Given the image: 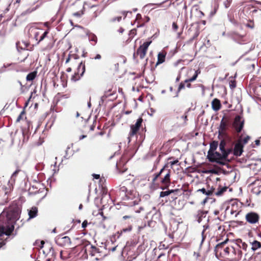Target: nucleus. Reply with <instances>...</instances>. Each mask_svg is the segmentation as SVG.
Segmentation results:
<instances>
[{"label":"nucleus","instance_id":"nucleus-1","mask_svg":"<svg viewBox=\"0 0 261 261\" xmlns=\"http://www.w3.org/2000/svg\"><path fill=\"white\" fill-rule=\"evenodd\" d=\"M228 239L219 243L215 248V255L218 258H223L227 261H239L242 256V251L234 243L227 244Z\"/></svg>","mask_w":261,"mask_h":261},{"label":"nucleus","instance_id":"nucleus-2","mask_svg":"<svg viewBox=\"0 0 261 261\" xmlns=\"http://www.w3.org/2000/svg\"><path fill=\"white\" fill-rule=\"evenodd\" d=\"M21 213V209L17 204L11 205L6 213V224H0V240H2V237L5 234L10 236L14 229V225L16 221L19 219Z\"/></svg>","mask_w":261,"mask_h":261},{"label":"nucleus","instance_id":"nucleus-3","mask_svg":"<svg viewBox=\"0 0 261 261\" xmlns=\"http://www.w3.org/2000/svg\"><path fill=\"white\" fill-rule=\"evenodd\" d=\"M126 200H131L133 201L129 203L130 206L127 207V214L123 216L122 218V220L123 221H125L127 219H132L133 218V215L135 213H139L141 211L144 210L143 207L142 206H139V207H137L136 206V205H138L141 201L139 194L136 190L133 189L129 190L126 187Z\"/></svg>","mask_w":261,"mask_h":261},{"label":"nucleus","instance_id":"nucleus-4","mask_svg":"<svg viewBox=\"0 0 261 261\" xmlns=\"http://www.w3.org/2000/svg\"><path fill=\"white\" fill-rule=\"evenodd\" d=\"M171 169L166 165L158 173L155 174L152 182L162 190L167 189L171 183Z\"/></svg>","mask_w":261,"mask_h":261},{"label":"nucleus","instance_id":"nucleus-5","mask_svg":"<svg viewBox=\"0 0 261 261\" xmlns=\"http://www.w3.org/2000/svg\"><path fill=\"white\" fill-rule=\"evenodd\" d=\"M83 250L87 256L89 255L92 258L93 261H102L105 256V254L99 248L95 247L89 242L84 245Z\"/></svg>","mask_w":261,"mask_h":261},{"label":"nucleus","instance_id":"nucleus-6","mask_svg":"<svg viewBox=\"0 0 261 261\" xmlns=\"http://www.w3.org/2000/svg\"><path fill=\"white\" fill-rule=\"evenodd\" d=\"M151 41L144 42L142 45L137 48L136 51L134 53L133 58L137 62L139 59H144L146 56L147 51L148 47L151 43Z\"/></svg>","mask_w":261,"mask_h":261},{"label":"nucleus","instance_id":"nucleus-7","mask_svg":"<svg viewBox=\"0 0 261 261\" xmlns=\"http://www.w3.org/2000/svg\"><path fill=\"white\" fill-rule=\"evenodd\" d=\"M71 10L74 17L80 18L84 14V5L80 0H76L73 3Z\"/></svg>","mask_w":261,"mask_h":261},{"label":"nucleus","instance_id":"nucleus-8","mask_svg":"<svg viewBox=\"0 0 261 261\" xmlns=\"http://www.w3.org/2000/svg\"><path fill=\"white\" fill-rule=\"evenodd\" d=\"M41 4L38 0H30L29 2L28 8L23 11L21 15L25 16L31 14L40 7Z\"/></svg>","mask_w":261,"mask_h":261},{"label":"nucleus","instance_id":"nucleus-9","mask_svg":"<svg viewBox=\"0 0 261 261\" xmlns=\"http://www.w3.org/2000/svg\"><path fill=\"white\" fill-rule=\"evenodd\" d=\"M194 73L192 77H189L188 79L185 80L186 83V87L188 88H191L192 86L191 84V82H194L197 78L198 75L201 73V71L200 69H198L197 70H195L192 68H190L188 69L187 71V75L189 77V74H191L192 73Z\"/></svg>","mask_w":261,"mask_h":261},{"label":"nucleus","instance_id":"nucleus-10","mask_svg":"<svg viewBox=\"0 0 261 261\" xmlns=\"http://www.w3.org/2000/svg\"><path fill=\"white\" fill-rule=\"evenodd\" d=\"M207 159L211 162H216L220 165H225V162L222 161L221 154L217 151L209 153L207 154Z\"/></svg>","mask_w":261,"mask_h":261},{"label":"nucleus","instance_id":"nucleus-11","mask_svg":"<svg viewBox=\"0 0 261 261\" xmlns=\"http://www.w3.org/2000/svg\"><path fill=\"white\" fill-rule=\"evenodd\" d=\"M143 120L142 117H140L137 119L136 122L135 124H132L130 125V130L129 133V137H133L135 135H137L139 129L142 126Z\"/></svg>","mask_w":261,"mask_h":261},{"label":"nucleus","instance_id":"nucleus-12","mask_svg":"<svg viewBox=\"0 0 261 261\" xmlns=\"http://www.w3.org/2000/svg\"><path fill=\"white\" fill-rule=\"evenodd\" d=\"M245 219L246 221L249 223L254 224L258 222L259 216L257 213L251 212L246 215Z\"/></svg>","mask_w":261,"mask_h":261},{"label":"nucleus","instance_id":"nucleus-13","mask_svg":"<svg viewBox=\"0 0 261 261\" xmlns=\"http://www.w3.org/2000/svg\"><path fill=\"white\" fill-rule=\"evenodd\" d=\"M56 244L62 247H68L71 244L70 239L68 236H58L56 239Z\"/></svg>","mask_w":261,"mask_h":261},{"label":"nucleus","instance_id":"nucleus-14","mask_svg":"<svg viewBox=\"0 0 261 261\" xmlns=\"http://www.w3.org/2000/svg\"><path fill=\"white\" fill-rule=\"evenodd\" d=\"M127 162V159L124 156H122L120 160L117 162L116 164V168L118 172L120 173H123L127 170L126 166V163Z\"/></svg>","mask_w":261,"mask_h":261},{"label":"nucleus","instance_id":"nucleus-15","mask_svg":"<svg viewBox=\"0 0 261 261\" xmlns=\"http://www.w3.org/2000/svg\"><path fill=\"white\" fill-rule=\"evenodd\" d=\"M228 125V120L227 118L223 117L220 122L218 129L219 135H225L226 134V132L227 129Z\"/></svg>","mask_w":261,"mask_h":261},{"label":"nucleus","instance_id":"nucleus-16","mask_svg":"<svg viewBox=\"0 0 261 261\" xmlns=\"http://www.w3.org/2000/svg\"><path fill=\"white\" fill-rule=\"evenodd\" d=\"M233 126L238 133L242 131L244 127V121H241V117L240 116L238 115L235 117L233 123Z\"/></svg>","mask_w":261,"mask_h":261},{"label":"nucleus","instance_id":"nucleus-17","mask_svg":"<svg viewBox=\"0 0 261 261\" xmlns=\"http://www.w3.org/2000/svg\"><path fill=\"white\" fill-rule=\"evenodd\" d=\"M243 148L244 146L242 143V140L241 139H239L237 143L235 144L233 150V153L234 155L237 156H241L243 152Z\"/></svg>","mask_w":261,"mask_h":261},{"label":"nucleus","instance_id":"nucleus-18","mask_svg":"<svg viewBox=\"0 0 261 261\" xmlns=\"http://www.w3.org/2000/svg\"><path fill=\"white\" fill-rule=\"evenodd\" d=\"M150 20V18L147 16H144L142 17L140 14H137L136 18V21L137 22V27H143L145 24Z\"/></svg>","mask_w":261,"mask_h":261},{"label":"nucleus","instance_id":"nucleus-19","mask_svg":"<svg viewBox=\"0 0 261 261\" xmlns=\"http://www.w3.org/2000/svg\"><path fill=\"white\" fill-rule=\"evenodd\" d=\"M226 210H230V213L231 215L235 214L237 217L239 215L240 211L238 206V203L236 201H232L230 206H227Z\"/></svg>","mask_w":261,"mask_h":261},{"label":"nucleus","instance_id":"nucleus-20","mask_svg":"<svg viewBox=\"0 0 261 261\" xmlns=\"http://www.w3.org/2000/svg\"><path fill=\"white\" fill-rule=\"evenodd\" d=\"M181 194V191L179 189L171 190V193L168 197V199L170 201H174Z\"/></svg>","mask_w":261,"mask_h":261},{"label":"nucleus","instance_id":"nucleus-21","mask_svg":"<svg viewBox=\"0 0 261 261\" xmlns=\"http://www.w3.org/2000/svg\"><path fill=\"white\" fill-rule=\"evenodd\" d=\"M207 212L202 210H198L194 215V218L195 220L200 223L203 218L206 217Z\"/></svg>","mask_w":261,"mask_h":261},{"label":"nucleus","instance_id":"nucleus-22","mask_svg":"<svg viewBox=\"0 0 261 261\" xmlns=\"http://www.w3.org/2000/svg\"><path fill=\"white\" fill-rule=\"evenodd\" d=\"M167 52L165 50H162L158 55V60L155 64V66L162 64L165 61Z\"/></svg>","mask_w":261,"mask_h":261},{"label":"nucleus","instance_id":"nucleus-23","mask_svg":"<svg viewBox=\"0 0 261 261\" xmlns=\"http://www.w3.org/2000/svg\"><path fill=\"white\" fill-rule=\"evenodd\" d=\"M126 187L124 186H121L117 192V195L120 197V199L122 200H126Z\"/></svg>","mask_w":261,"mask_h":261},{"label":"nucleus","instance_id":"nucleus-24","mask_svg":"<svg viewBox=\"0 0 261 261\" xmlns=\"http://www.w3.org/2000/svg\"><path fill=\"white\" fill-rule=\"evenodd\" d=\"M220 100L217 98H214L212 102V108L215 111H219L221 108Z\"/></svg>","mask_w":261,"mask_h":261},{"label":"nucleus","instance_id":"nucleus-25","mask_svg":"<svg viewBox=\"0 0 261 261\" xmlns=\"http://www.w3.org/2000/svg\"><path fill=\"white\" fill-rule=\"evenodd\" d=\"M234 243H236L239 247V250H241V249L244 251L247 250L248 245L245 242H243L241 239H237L234 242Z\"/></svg>","mask_w":261,"mask_h":261},{"label":"nucleus","instance_id":"nucleus-26","mask_svg":"<svg viewBox=\"0 0 261 261\" xmlns=\"http://www.w3.org/2000/svg\"><path fill=\"white\" fill-rule=\"evenodd\" d=\"M85 71V65L82 62H81L77 68L76 73H78L80 75L83 76Z\"/></svg>","mask_w":261,"mask_h":261},{"label":"nucleus","instance_id":"nucleus-27","mask_svg":"<svg viewBox=\"0 0 261 261\" xmlns=\"http://www.w3.org/2000/svg\"><path fill=\"white\" fill-rule=\"evenodd\" d=\"M221 219L217 217L215 219H213L210 222V224L211 225L212 228L216 227L217 225H219L221 223Z\"/></svg>","mask_w":261,"mask_h":261},{"label":"nucleus","instance_id":"nucleus-28","mask_svg":"<svg viewBox=\"0 0 261 261\" xmlns=\"http://www.w3.org/2000/svg\"><path fill=\"white\" fill-rule=\"evenodd\" d=\"M218 145V142L216 141H213L210 143V148L208 151L207 154L209 153H212L215 151Z\"/></svg>","mask_w":261,"mask_h":261},{"label":"nucleus","instance_id":"nucleus-29","mask_svg":"<svg viewBox=\"0 0 261 261\" xmlns=\"http://www.w3.org/2000/svg\"><path fill=\"white\" fill-rule=\"evenodd\" d=\"M229 87L231 89H234L237 86V82L234 77L231 76L228 80Z\"/></svg>","mask_w":261,"mask_h":261},{"label":"nucleus","instance_id":"nucleus-30","mask_svg":"<svg viewBox=\"0 0 261 261\" xmlns=\"http://www.w3.org/2000/svg\"><path fill=\"white\" fill-rule=\"evenodd\" d=\"M37 208L36 207H33L29 212L30 218H33L35 217L37 215Z\"/></svg>","mask_w":261,"mask_h":261},{"label":"nucleus","instance_id":"nucleus-31","mask_svg":"<svg viewBox=\"0 0 261 261\" xmlns=\"http://www.w3.org/2000/svg\"><path fill=\"white\" fill-rule=\"evenodd\" d=\"M37 74V72L35 71L29 73L27 77L26 80L27 81H33L36 77Z\"/></svg>","mask_w":261,"mask_h":261},{"label":"nucleus","instance_id":"nucleus-32","mask_svg":"<svg viewBox=\"0 0 261 261\" xmlns=\"http://www.w3.org/2000/svg\"><path fill=\"white\" fill-rule=\"evenodd\" d=\"M251 249L253 251H255L261 247V243L257 241H254L252 243H251Z\"/></svg>","mask_w":261,"mask_h":261},{"label":"nucleus","instance_id":"nucleus-33","mask_svg":"<svg viewBox=\"0 0 261 261\" xmlns=\"http://www.w3.org/2000/svg\"><path fill=\"white\" fill-rule=\"evenodd\" d=\"M115 91H113V86H110L109 88L105 91L104 96L106 97L113 95Z\"/></svg>","mask_w":261,"mask_h":261},{"label":"nucleus","instance_id":"nucleus-34","mask_svg":"<svg viewBox=\"0 0 261 261\" xmlns=\"http://www.w3.org/2000/svg\"><path fill=\"white\" fill-rule=\"evenodd\" d=\"M57 96L58 98V101H59L63 98H65V99L69 98L70 97V93H67L66 94H63V93H58L57 94Z\"/></svg>","mask_w":261,"mask_h":261},{"label":"nucleus","instance_id":"nucleus-35","mask_svg":"<svg viewBox=\"0 0 261 261\" xmlns=\"http://www.w3.org/2000/svg\"><path fill=\"white\" fill-rule=\"evenodd\" d=\"M20 171H21V170L19 168H18V169H17L16 170V171L12 174V175L11 177V179H10V180L12 182H13L14 183L15 182L17 174Z\"/></svg>","mask_w":261,"mask_h":261},{"label":"nucleus","instance_id":"nucleus-36","mask_svg":"<svg viewBox=\"0 0 261 261\" xmlns=\"http://www.w3.org/2000/svg\"><path fill=\"white\" fill-rule=\"evenodd\" d=\"M227 189V187H219L217 189V191L216 192V195L217 196L221 195L224 192H225Z\"/></svg>","mask_w":261,"mask_h":261},{"label":"nucleus","instance_id":"nucleus-37","mask_svg":"<svg viewBox=\"0 0 261 261\" xmlns=\"http://www.w3.org/2000/svg\"><path fill=\"white\" fill-rule=\"evenodd\" d=\"M82 76V75H80L78 73L75 72L74 74L71 76V80L73 82H76L79 81Z\"/></svg>","mask_w":261,"mask_h":261},{"label":"nucleus","instance_id":"nucleus-38","mask_svg":"<svg viewBox=\"0 0 261 261\" xmlns=\"http://www.w3.org/2000/svg\"><path fill=\"white\" fill-rule=\"evenodd\" d=\"M48 33V30L45 31L43 33V34L40 36V39L38 40L37 43H39L40 42L42 41L45 38H46Z\"/></svg>","mask_w":261,"mask_h":261},{"label":"nucleus","instance_id":"nucleus-39","mask_svg":"<svg viewBox=\"0 0 261 261\" xmlns=\"http://www.w3.org/2000/svg\"><path fill=\"white\" fill-rule=\"evenodd\" d=\"M170 193H171V190H167L166 191H162L160 192V197H164L165 196L169 197Z\"/></svg>","mask_w":261,"mask_h":261},{"label":"nucleus","instance_id":"nucleus-40","mask_svg":"<svg viewBox=\"0 0 261 261\" xmlns=\"http://www.w3.org/2000/svg\"><path fill=\"white\" fill-rule=\"evenodd\" d=\"M100 214L102 217V220L101 223V224H102L103 227L105 228L106 226L105 225V222L107 220H109L110 219V218L104 216L103 212H101Z\"/></svg>","mask_w":261,"mask_h":261},{"label":"nucleus","instance_id":"nucleus-41","mask_svg":"<svg viewBox=\"0 0 261 261\" xmlns=\"http://www.w3.org/2000/svg\"><path fill=\"white\" fill-rule=\"evenodd\" d=\"M226 143L225 140L223 139L221 141L219 145L220 150L221 151H224V149H225V147L226 146Z\"/></svg>","mask_w":261,"mask_h":261},{"label":"nucleus","instance_id":"nucleus-42","mask_svg":"<svg viewBox=\"0 0 261 261\" xmlns=\"http://www.w3.org/2000/svg\"><path fill=\"white\" fill-rule=\"evenodd\" d=\"M198 191L201 192L203 194L210 196L213 193V192L211 190H208L207 191L204 188H202L199 189Z\"/></svg>","mask_w":261,"mask_h":261},{"label":"nucleus","instance_id":"nucleus-43","mask_svg":"<svg viewBox=\"0 0 261 261\" xmlns=\"http://www.w3.org/2000/svg\"><path fill=\"white\" fill-rule=\"evenodd\" d=\"M76 59L78 58L77 55L75 54H69L68 58L66 59V63H68L71 59Z\"/></svg>","mask_w":261,"mask_h":261},{"label":"nucleus","instance_id":"nucleus-44","mask_svg":"<svg viewBox=\"0 0 261 261\" xmlns=\"http://www.w3.org/2000/svg\"><path fill=\"white\" fill-rule=\"evenodd\" d=\"M186 88L185 80L184 82H181L178 86L177 92H180L181 90L184 89Z\"/></svg>","mask_w":261,"mask_h":261},{"label":"nucleus","instance_id":"nucleus-45","mask_svg":"<svg viewBox=\"0 0 261 261\" xmlns=\"http://www.w3.org/2000/svg\"><path fill=\"white\" fill-rule=\"evenodd\" d=\"M222 152L221 154V157H222V161L223 162V161H226L228 156V154L226 152L225 149H224V151H221Z\"/></svg>","mask_w":261,"mask_h":261},{"label":"nucleus","instance_id":"nucleus-46","mask_svg":"<svg viewBox=\"0 0 261 261\" xmlns=\"http://www.w3.org/2000/svg\"><path fill=\"white\" fill-rule=\"evenodd\" d=\"M25 114V112L24 111H21V112L20 113V114H19V115L18 116L17 119H16V122H20L21 120L23 119V116Z\"/></svg>","mask_w":261,"mask_h":261},{"label":"nucleus","instance_id":"nucleus-47","mask_svg":"<svg viewBox=\"0 0 261 261\" xmlns=\"http://www.w3.org/2000/svg\"><path fill=\"white\" fill-rule=\"evenodd\" d=\"M122 16H118L113 18H111L109 21L110 22H114L116 21H120L121 20Z\"/></svg>","mask_w":261,"mask_h":261},{"label":"nucleus","instance_id":"nucleus-48","mask_svg":"<svg viewBox=\"0 0 261 261\" xmlns=\"http://www.w3.org/2000/svg\"><path fill=\"white\" fill-rule=\"evenodd\" d=\"M132 230V226L131 225H128L127 227L122 228L121 230V232H129Z\"/></svg>","mask_w":261,"mask_h":261},{"label":"nucleus","instance_id":"nucleus-49","mask_svg":"<svg viewBox=\"0 0 261 261\" xmlns=\"http://www.w3.org/2000/svg\"><path fill=\"white\" fill-rule=\"evenodd\" d=\"M250 137L249 136H247L246 137H245L244 139H241V138L239 139H241L242 140V143L243 144V146L247 144L248 142V141L250 140Z\"/></svg>","mask_w":261,"mask_h":261},{"label":"nucleus","instance_id":"nucleus-50","mask_svg":"<svg viewBox=\"0 0 261 261\" xmlns=\"http://www.w3.org/2000/svg\"><path fill=\"white\" fill-rule=\"evenodd\" d=\"M137 30L136 29H133L131 30L129 32V35L130 38L134 37L137 34Z\"/></svg>","mask_w":261,"mask_h":261},{"label":"nucleus","instance_id":"nucleus-51","mask_svg":"<svg viewBox=\"0 0 261 261\" xmlns=\"http://www.w3.org/2000/svg\"><path fill=\"white\" fill-rule=\"evenodd\" d=\"M215 231H218L220 232H222L223 230H224V227L222 226L221 224H220L219 225H217L216 227H215L213 228Z\"/></svg>","mask_w":261,"mask_h":261},{"label":"nucleus","instance_id":"nucleus-52","mask_svg":"<svg viewBox=\"0 0 261 261\" xmlns=\"http://www.w3.org/2000/svg\"><path fill=\"white\" fill-rule=\"evenodd\" d=\"M4 67L5 68H9V69H12L15 67V64L13 63L4 64Z\"/></svg>","mask_w":261,"mask_h":261},{"label":"nucleus","instance_id":"nucleus-53","mask_svg":"<svg viewBox=\"0 0 261 261\" xmlns=\"http://www.w3.org/2000/svg\"><path fill=\"white\" fill-rule=\"evenodd\" d=\"M54 41H53V39H51V41L48 43V44L46 45L45 49H50L54 46Z\"/></svg>","mask_w":261,"mask_h":261},{"label":"nucleus","instance_id":"nucleus-54","mask_svg":"<svg viewBox=\"0 0 261 261\" xmlns=\"http://www.w3.org/2000/svg\"><path fill=\"white\" fill-rule=\"evenodd\" d=\"M246 26L251 29L254 28V23L253 21L249 20V22L246 24Z\"/></svg>","mask_w":261,"mask_h":261},{"label":"nucleus","instance_id":"nucleus-55","mask_svg":"<svg viewBox=\"0 0 261 261\" xmlns=\"http://www.w3.org/2000/svg\"><path fill=\"white\" fill-rule=\"evenodd\" d=\"M36 92V89H34L33 92H31V95L29 97V98L28 99V101H26L25 103V106L27 107L28 105V103L29 102V101H30V100L31 99V98L33 97V94L34 93H35Z\"/></svg>","mask_w":261,"mask_h":261},{"label":"nucleus","instance_id":"nucleus-56","mask_svg":"<svg viewBox=\"0 0 261 261\" xmlns=\"http://www.w3.org/2000/svg\"><path fill=\"white\" fill-rule=\"evenodd\" d=\"M178 29V25L176 22H173L172 23V29L174 31L176 32Z\"/></svg>","mask_w":261,"mask_h":261},{"label":"nucleus","instance_id":"nucleus-57","mask_svg":"<svg viewBox=\"0 0 261 261\" xmlns=\"http://www.w3.org/2000/svg\"><path fill=\"white\" fill-rule=\"evenodd\" d=\"M88 224L89 223L88 222V221L87 220H85V221H83V222L82 224V227L83 228H85L87 226Z\"/></svg>","mask_w":261,"mask_h":261},{"label":"nucleus","instance_id":"nucleus-58","mask_svg":"<svg viewBox=\"0 0 261 261\" xmlns=\"http://www.w3.org/2000/svg\"><path fill=\"white\" fill-rule=\"evenodd\" d=\"M96 123V121H93V124L90 127V130H93L94 129V128L95 127Z\"/></svg>","mask_w":261,"mask_h":261},{"label":"nucleus","instance_id":"nucleus-59","mask_svg":"<svg viewBox=\"0 0 261 261\" xmlns=\"http://www.w3.org/2000/svg\"><path fill=\"white\" fill-rule=\"evenodd\" d=\"M178 162V161L177 160L170 162L169 164L171 165V168H172L173 165L176 164Z\"/></svg>","mask_w":261,"mask_h":261},{"label":"nucleus","instance_id":"nucleus-60","mask_svg":"<svg viewBox=\"0 0 261 261\" xmlns=\"http://www.w3.org/2000/svg\"><path fill=\"white\" fill-rule=\"evenodd\" d=\"M205 231V229H204L201 233V236H202L201 243H202L203 242V241L204 240V239L205 238V236H204Z\"/></svg>","mask_w":261,"mask_h":261},{"label":"nucleus","instance_id":"nucleus-61","mask_svg":"<svg viewBox=\"0 0 261 261\" xmlns=\"http://www.w3.org/2000/svg\"><path fill=\"white\" fill-rule=\"evenodd\" d=\"M22 43L24 45V46L22 47V46H21V49H25L27 48L28 46L29 45V44L28 43H25L24 42H22Z\"/></svg>","mask_w":261,"mask_h":261},{"label":"nucleus","instance_id":"nucleus-62","mask_svg":"<svg viewBox=\"0 0 261 261\" xmlns=\"http://www.w3.org/2000/svg\"><path fill=\"white\" fill-rule=\"evenodd\" d=\"M93 176L95 179H98L100 178V175L99 174H93Z\"/></svg>","mask_w":261,"mask_h":261},{"label":"nucleus","instance_id":"nucleus-63","mask_svg":"<svg viewBox=\"0 0 261 261\" xmlns=\"http://www.w3.org/2000/svg\"><path fill=\"white\" fill-rule=\"evenodd\" d=\"M101 58V57L99 54H97L95 57H94V59L95 60H99Z\"/></svg>","mask_w":261,"mask_h":261},{"label":"nucleus","instance_id":"nucleus-64","mask_svg":"<svg viewBox=\"0 0 261 261\" xmlns=\"http://www.w3.org/2000/svg\"><path fill=\"white\" fill-rule=\"evenodd\" d=\"M226 152L227 153V154H229L232 151V148H229L227 149H225Z\"/></svg>","mask_w":261,"mask_h":261}]
</instances>
